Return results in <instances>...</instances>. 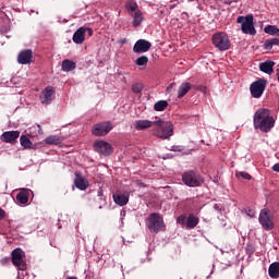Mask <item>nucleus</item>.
Returning <instances> with one entry per match:
<instances>
[{
	"mask_svg": "<svg viewBox=\"0 0 279 279\" xmlns=\"http://www.w3.org/2000/svg\"><path fill=\"white\" fill-rule=\"evenodd\" d=\"M253 125L255 130L267 133L271 132V129L276 125V120H274L271 111L262 108L254 113Z\"/></svg>",
	"mask_w": 279,
	"mask_h": 279,
	"instance_id": "1",
	"label": "nucleus"
},
{
	"mask_svg": "<svg viewBox=\"0 0 279 279\" xmlns=\"http://www.w3.org/2000/svg\"><path fill=\"white\" fill-rule=\"evenodd\" d=\"M153 135L161 141H169L173 136V123L170 121L158 120L154 122Z\"/></svg>",
	"mask_w": 279,
	"mask_h": 279,
	"instance_id": "2",
	"label": "nucleus"
},
{
	"mask_svg": "<svg viewBox=\"0 0 279 279\" xmlns=\"http://www.w3.org/2000/svg\"><path fill=\"white\" fill-rule=\"evenodd\" d=\"M146 227L149 232L158 234V232H165V220L160 217V214L153 213L146 219Z\"/></svg>",
	"mask_w": 279,
	"mask_h": 279,
	"instance_id": "3",
	"label": "nucleus"
},
{
	"mask_svg": "<svg viewBox=\"0 0 279 279\" xmlns=\"http://www.w3.org/2000/svg\"><path fill=\"white\" fill-rule=\"evenodd\" d=\"M182 182L185 186L195 189L204 184V177L195 170H187L182 174Z\"/></svg>",
	"mask_w": 279,
	"mask_h": 279,
	"instance_id": "4",
	"label": "nucleus"
},
{
	"mask_svg": "<svg viewBox=\"0 0 279 279\" xmlns=\"http://www.w3.org/2000/svg\"><path fill=\"white\" fill-rule=\"evenodd\" d=\"M211 43L218 51H228L231 47L230 37L225 32H218L211 36Z\"/></svg>",
	"mask_w": 279,
	"mask_h": 279,
	"instance_id": "5",
	"label": "nucleus"
},
{
	"mask_svg": "<svg viewBox=\"0 0 279 279\" xmlns=\"http://www.w3.org/2000/svg\"><path fill=\"white\" fill-rule=\"evenodd\" d=\"M177 223L186 228V230H194L199 225V217L195 216L194 213L189 214L187 217L183 214L177 218Z\"/></svg>",
	"mask_w": 279,
	"mask_h": 279,
	"instance_id": "6",
	"label": "nucleus"
},
{
	"mask_svg": "<svg viewBox=\"0 0 279 279\" xmlns=\"http://www.w3.org/2000/svg\"><path fill=\"white\" fill-rule=\"evenodd\" d=\"M258 221L263 230L269 231L274 230L275 228L274 217H271V211H269L267 208L260 210Z\"/></svg>",
	"mask_w": 279,
	"mask_h": 279,
	"instance_id": "7",
	"label": "nucleus"
},
{
	"mask_svg": "<svg viewBox=\"0 0 279 279\" xmlns=\"http://www.w3.org/2000/svg\"><path fill=\"white\" fill-rule=\"evenodd\" d=\"M265 88H267V80L259 78L253 82L250 86L252 97L254 99H260V97H263V93H265Z\"/></svg>",
	"mask_w": 279,
	"mask_h": 279,
	"instance_id": "8",
	"label": "nucleus"
},
{
	"mask_svg": "<svg viewBox=\"0 0 279 279\" xmlns=\"http://www.w3.org/2000/svg\"><path fill=\"white\" fill-rule=\"evenodd\" d=\"M114 126L112 125V122L110 121H105V122H99L93 125L92 128V134L94 136H108L110 134V131Z\"/></svg>",
	"mask_w": 279,
	"mask_h": 279,
	"instance_id": "9",
	"label": "nucleus"
},
{
	"mask_svg": "<svg viewBox=\"0 0 279 279\" xmlns=\"http://www.w3.org/2000/svg\"><path fill=\"white\" fill-rule=\"evenodd\" d=\"M11 260L14 267H17L21 271H25L27 269V265L23 260V251L21 248H15L11 253Z\"/></svg>",
	"mask_w": 279,
	"mask_h": 279,
	"instance_id": "10",
	"label": "nucleus"
},
{
	"mask_svg": "<svg viewBox=\"0 0 279 279\" xmlns=\"http://www.w3.org/2000/svg\"><path fill=\"white\" fill-rule=\"evenodd\" d=\"M95 151L101 154L102 156H110L112 154V145L106 141H96L93 145Z\"/></svg>",
	"mask_w": 279,
	"mask_h": 279,
	"instance_id": "11",
	"label": "nucleus"
},
{
	"mask_svg": "<svg viewBox=\"0 0 279 279\" xmlns=\"http://www.w3.org/2000/svg\"><path fill=\"white\" fill-rule=\"evenodd\" d=\"M39 99L44 106H49V104H51V101H53V99H56V89L53 88V86L46 87L41 92Z\"/></svg>",
	"mask_w": 279,
	"mask_h": 279,
	"instance_id": "12",
	"label": "nucleus"
},
{
	"mask_svg": "<svg viewBox=\"0 0 279 279\" xmlns=\"http://www.w3.org/2000/svg\"><path fill=\"white\" fill-rule=\"evenodd\" d=\"M243 34H250V36H256V28L254 27V15H246L245 21L241 25Z\"/></svg>",
	"mask_w": 279,
	"mask_h": 279,
	"instance_id": "13",
	"label": "nucleus"
},
{
	"mask_svg": "<svg viewBox=\"0 0 279 279\" xmlns=\"http://www.w3.org/2000/svg\"><path fill=\"white\" fill-rule=\"evenodd\" d=\"M19 64H32L34 62V51L32 49H24L17 54Z\"/></svg>",
	"mask_w": 279,
	"mask_h": 279,
	"instance_id": "14",
	"label": "nucleus"
},
{
	"mask_svg": "<svg viewBox=\"0 0 279 279\" xmlns=\"http://www.w3.org/2000/svg\"><path fill=\"white\" fill-rule=\"evenodd\" d=\"M151 49V43L147 39H138L133 47L134 53H147Z\"/></svg>",
	"mask_w": 279,
	"mask_h": 279,
	"instance_id": "15",
	"label": "nucleus"
},
{
	"mask_svg": "<svg viewBox=\"0 0 279 279\" xmlns=\"http://www.w3.org/2000/svg\"><path fill=\"white\" fill-rule=\"evenodd\" d=\"M19 136H21L20 131H5L1 134L0 141H2V143H10L13 145V143L19 141Z\"/></svg>",
	"mask_w": 279,
	"mask_h": 279,
	"instance_id": "16",
	"label": "nucleus"
},
{
	"mask_svg": "<svg viewBox=\"0 0 279 279\" xmlns=\"http://www.w3.org/2000/svg\"><path fill=\"white\" fill-rule=\"evenodd\" d=\"M74 185L76 189H78V191H86L90 184L88 183V180L82 175L81 172H75Z\"/></svg>",
	"mask_w": 279,
	"mask_h": 279,
	"instance_id": "17",
	"label": "nucleus"
},
{
	"mask_svg": "<svg viewBox=\"0 0 279 279\" xmlns=\"http://www.w3.org/2000/svg\"><path fill=\"white\" fill-rule=\"evenodd\" d=\"M72 40L75 45H84V40H86V27H80L72 37Z\"/></svg>",
	"mask_w": 279,
	"mask_h": 279,
	"instance_id": "18",
	"label": "nucleus"
},
{
	"mask_svg": "<svg viewBox=\"0 0 279 279\" xmlns=\"http://www.w3.org/2000/svg\"><path fill=\"white\" fill-rule=\"evenodd\" d=\"M274 66H276V62L267 60L259 63V71H262V73H266V75H271L274 73Z\"/></svg>",
	"mask_w": 279,
	"mask_h": 279,
	"instance_id": "19",
	"label": "nucleus"
},
{
	"mask_svg": "<svg viewBox=\"0 0 279 279\" xmlns=\"http://www.w3.org/2000/svg\"><path fill=\"white\" fill-rule=\"evenodd\" d=\"M155 121H149V120H136L134 122V128L138 132L143 130H149V128H154Z\"/></svg>",
	"mask_w": 279,
	"mask_h": 279,
	"instance_id": "20",
	"label": "nucleus"
},
{
	"mask_svg": "<svg viewBox=\"0 0 279 279\" xmlns=\"http://www.w3.org/2000/svg\"><path fill=\"white\" fill-rule=\"evenodd\" d=\"M190 204L187 205V209L190 213H193L194 215H199L202 213V204L199 203V199L197 198H190Z\"/></svg>",
	"mask_w": 279,
	"mask_h": 279,
	"instance_id": "21",
	"label": "nucleus"
},
{
	"mask_svg": "<svg viewBox=\"0 0 279 279\" xmlns=\"http://www.w3.org/2000/svg\"><path fill=\"white\" fill-rule=\"evenodd\" d=\"M16 201L20 204H27L29 202V189H21L16 195Z\"/></svg>",
	"mask_w": 279,
	"mask_h": 279,
	"instance_id": "22",
	"label": "nucleus"
},
{
	"mask_svg": "<svg viewBox=\"0 0 279 279\" xmlns=\"http://www.w3.org/2000/svg\"><path fill=\"white\" fill-rule=\"evenodd\" d=\"M113 202L118 204V206H125L128 202H130L129 194H113Z\"/></svg>",
	"mask_w": 279,
	"mask_h": 279,
	"instance_id": "23",
	"label": "nucleus"
},
{
	"mask_svg": "<svg viewBox=\"0 0 279 279\" xmlns=\"http://www.w3.org/2000/svg\"><path fill=\"white\" fill-rule=\"evenodd\" d=\"M191 88H193V85H191V83H182L178 89V99H182V97H184L189 93V90H191Z\"/></svg>",
	"mask_w": 279,
	"mask_h": 279,
	"instance_id": "24",
	"label": "nucleus"
},
{
	"mask_svg": "<svg viewBox=\"0 0 279 279\" xmlns=\"http://www.w3.org/2000/svg\"><path fill=\"white\" fill-rule=\"evenodd\" d=\"M77 65L75 64L74 61H71L69 59H65L62 61V64H61V69L62 71H64L65 73H69L70 71H75V68Z\"/></svg>",
	"mask_w": 279,
	"mask_h": 279,
	"instance_id": "25",
	"label": "nucleus"
},
{
	"mask_svg": "<svg viewBox=\"0 0 279 279\" xmlns=\"http://www.w3.org/2000/svg\"><path fill=\"white\" fill-rule=\"evenodd\" d=\"M268 275L271 278H279V262H274L269 265Z\"/></svg>",
	"mask_w": 279,
	"mask_h": 279,
	"instance_id": "26",
	"label": "nucleus"
},
{
	"mask_svg": "<svg viewBox=\"0 0 279 279\" xmlns=\"http://www.w3.org/2000/svg\"><path fill=\"white\" fill-rule=\"evenodd\" d=\"M167 108H169V101H167V100H158L154 105V110H156V112H165V110H167Z\"/></svg>",
	"mask_w": 279,
	"mask_h": 279,
	"instance_id": "27",
	"label": "nucleus"
},
{
	"mask_svg": "<svg viewBox=\"0 0 279 279\" xmlns=\"http://www.w3.org/2000/svg\"><path fill=\"white\" fill-rule=\"evenodd\" d=\"M45 143L47 145H62V138L58 135H50L46 137Z\"/></svg>",
	"mask_w": 279,
	"mask_h": 279,
	"instance_id": "28",
	"label": "nucleus"
},
{
	"mask_svg": "<svg viewBox=\"0 0 279 279\" xmlns=\"http://www.w3.org/2000/svg\"><path fill=\"white\" fill-rule=\"evenodd\" d=\"M274 46L279 47V38L267 39L264 43V49H266L268 51L274 49Z\"/></svg>",
	"mask_w": 279,
	"mask_h": 279,
	"instance_id": "29",
	"label": "nucleus"
},
{
	"mask_svg": "<svg viewBox=\"0 0 279 279\" xmlns=\"http://www.w3.org/2000/svg\"><path fill=\"white\" fill-rule=\"evenodd\" d=\"M133 16V27H138V25H141V23H143V12L141 11H136L134 14H132Z\"/></svg>",
	"mask_w": 279,
	"mask_h": 279,
	"instance_id": "30",
	"label": "nucleus"
},
{
	"mask_svg": "<svg viewBox=\"0 0 279 279\" xmlns=\"http://www.w3.org/2000/svg\"><path fill=\"white\" fill-rule=\"evenodd\" d=\"M265 34L269 36H279V28L276 25H268L264 28Z\"/></svg>",
	"mask_w": 279,
	"mask_h": 279,
	"instance_id": "31",
	"label": "nucleus"
},
{
	"mask_svg": "<svg viewBox=\"0 0 279 279\" xmlns=\"http://www.w3.org/2000/svg\"><path fill=\"white\" fill-rule=\"evenodd\" d=\"M20 143L21 146L24 147V149H32V141L26 135H21Z\"/></svg>",
	"mask_w": 279,
	"mask_h": 279,
	"instance_id": "32",
	"label": "nucleus"
},
{
	"mask_svg": "<svg viewBox=\"0 0 279 279\" xmlns=\"http://www.w3.org/2000/svg\"><path fill=\"white\" fill-rule=\"evenodd\" d=\"M149 63V58L147 56H141L135 60L136 66H146Z\"/></svg>",
	"mask_w": 279,
	"mask_h": 279,
	"instance_id": "33",
	"label": "nucleus"
},
{
	"mask_svg": "<svg viewBox=\"0 0 279 279\" xmlns=\"http://www.w3.org/2000/svg\"><path fill=\"white\" fill-rule=\"evenodd\" d=\"M128 12H138V4L135 1H129L125 4Z\"/></svg>",
	"mask_w": 279,
	"mask_h": 279,
	"instance_id": "34",
	"label": "nucleus"
},
{
	"mask_svg": "<svg viewBox=\"0 0 279 279\" xmlns=\"http://www.w3.org/2000/svg\"><path fill=\"white\" fill-rule=\"evenodd\" d=\"M132 90H133V93H136V94L142 93L143 92V84L134 83L132 85Z\"/></svg>",
	"mask_w": 279,
	"mask_h": 279,
	"instance_id": "35",
	"label": "nucleus"
},
{
	"mask_svg": "<svg viewBox=\"0 0 279 279\" xmlns=\"http://www.w3.org/2000/svg\"><path fill=\"white\" fill-rule=\"evenodd\" d=\"M236 177L243 180H252V175L247 172H236Z\"/></svg>",
	"mask_w": 279,
	"mask_h": 279,
	"instance_id": "36",
	"label": "nucleus"
},
{
	"mask_svg": "<svg viewBox=\"0 0 279 279\" xmlns=\"http://www.w3.org/2000/svg\"><path fill=\"white\" fill-rule=\"evenodd\" d=\"M97 195H98L100 202H106V199H104V190L99 189L97 192Z\"/></svg>",
	"mask_w": 279,
	"mask_h": 279,
	"instance_id": "37",
	"label": "nucleus"
},
{
	"mask_svg": "<svg viewBox=\"0 0 279 279\" xmlns=\"http://www.w3.org/2000/svg\"><path fill=\"white\" fill-rule=\"evenodd\" d=\"M196 90H199L201 93L206 94V86H204V85H198V86H196Z\"/></svg>",
	"mask_w": 279,
	"mask_h": 279,
	"instance_id": "38",
	"label": "nucleus"
},
{
	"mask_svg": "<svg viewBox=\"0 0 279 279\" xmlns=\"http://www.w3.org/2000/svg\"><path fill=\"white\" fill-rule=\"evenodd\" d=\"M8 263H10V257H3L0 259V265H8Z\"/></svg>",
	"mask_w": 279,
	"mask_h": 279,
	"instance_id": "39",
	"label": "nucleus"
},
{
	"mask_svg": "<svg viewBox=\"0 0 279 279\" xmlns=\"http://www.w3.org/2000/svg\"><path fill=\"white\" fill-rule=\"evenodd\" d=\"M173 88H175V83H171V84L167 87V93H171V90H173Z\"/></svg>",
	"mask_w": 279,
	"mask_h": 279,
	"instance_id": "40",
	"label": "nucleus"
},
{
	"mask_svg": "<svg viewBox=\"0 0 279 279\" xmlns=\"http://www.w3.org/2000/svg\"><path fill=\"white\" fill-rule=\"evenodd\" d=\"M5 219V210L0 207V221Z\"/></svg>",
	"mask_w": 279,
	"mask_h": 279,
	"instance_id": "41",
	"label": "nucleus"
},
{
	"mask_svg": "<svg viewBox=\"0 0 279 279\" xmlns=\"http://www.w3.org/2000/svg\"><path fill=\"white\" fill-rule=\"evenodd\" d=\"M236 23H241V25H243V23H245V17L244 16H239L236 19Z\"/></svg>",
	"mask_w": 279,
	"mask_h": 279,
	"instance_id": "42",
	"label": "nucleus"
},
{
	"mask_svg": "<svg viewBox=\"0 0 279 279\" xmlns=\"http://www.w3.org/2000/svg\"><path fill=\"white\" fill-rule=\"evenodd\" d=\"M272 171H275L276 173H279V162L278 163H275L272 166Z\"/></svg>",
	"mask_w": 279,
	"mask_h": 279,
	"instance_id": "43",
	"label": "nucleus"
},
{
	"mask_svg": "<svg viewBox=\"0 0 279 279\" xmlns=\"http://www.w3.org/2000/svg\"><path fill=\"white\" fill-rule=\"evenodd\" d=\"M128 43V38H122L120 40H118L119 45H125Z\"/></svg>",
	"mask_w": 279,
	"mask_h": 279,
	"instance_id": "44",
	"label": "nucleus"
},
{
	"mask_svg": "<svg viewBox=\"0 0 279 279\" xmlns=\"http://www.w3.org/2000/svg\"><path fill=\"white\" fill-rule=\"evenodd\" d=\"M247 215L250 217H254L256 215V213L253 209H248Z\"/></svg>",
	"mask_w": 279,
	"mask_h": 279,
	"instance_id": "45",
	"label": "nucleus"
},
{
	"mask_svg": "<svg viewBox=\"0 0 279 279\" xmlns=\"http://www.w3.org/2000/svg\"><path fill=\"white\" fill-rule=\"evenodd\" d=\"M254 252V248L252 246H247L246 254H252Z\"/></svg>",
	"mask_w": 279,
	"mask_h": 279,
	"instance_id": "46",
	"label": "nucleus"
},
{
	"mask_svg": "<svg viewBox=\"0 0 279 279\" xmlns=\"http://www.w3.org/2000/svg\"><path fill=\"white\" fill-rule=\"evenodd\" d=\"M85 29L88 33V36H93V28L85 27Z\"/></svg>",
	"mask_w": 279,
	"mask_h": 279,
	"instance_id": "47",
	"label": "nucleus"
},
{
	"mask_svg": "<svg viewBox=\"0 0 279 279\" xmlns=\"http://www.w3.org/2000/svg\"><path fill=\"white\" fill-rule=\"evenodd\" d=\"M214 208H215V210H221V208H219V205H217V204L214 205Z\"/></svg>",
	"mask_w": 279,
	"mask_h": 279,
	"instance_id": "48",
	"label": "nucleus"
},
{
	"mask_svg": "<svg viewBox=\"0 0 279 279\" xmlns=\"http://www.w3.org/2000/svg\"><path fill=\"white\" fill-rule=\"evenodd\" d=\"M277 77H279V69L276 70Z\"/></svg>",
	"mask_w": 279,
	"mask_h": 279,
	"instance_id": "49",
	"label": "nucleus"
},
{
	"mask_svg": "<svg viewBox=\"0 0 279 279\" xmlns=\"http://www.w3.org/2000/svg\"><path fill=\"white\" fill-rule=\"evenodd\" d=\"M201 143H204V140H202Z\"/></svg>",
	"mask_w": 279,
	"mask_h": 279,
	"instance_id": "50",
	"label": "nucleus"
}]
</instances>
